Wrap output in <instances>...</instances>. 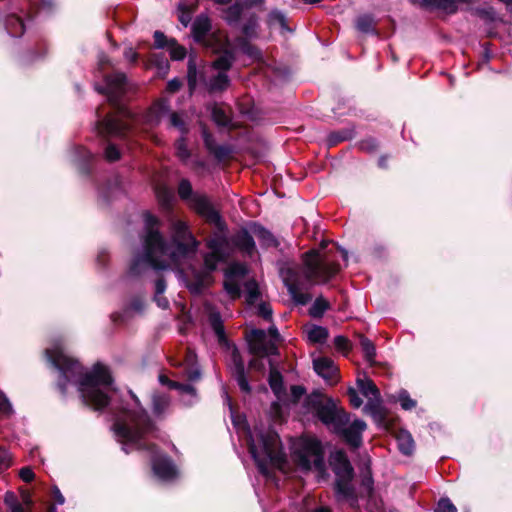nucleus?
Returning a JSON list of instances; mask_svg holds the SVG:
<instances>
[{
    "instance_id": "6e6d98bb",
    "label": "nucleus",
    "mask_w": 512,
    "mask_h": 512,
    "mask_svg": "<svg viewBox=\"0 0 512 512\" xmlns=\"http://www.w3.org/2000/svg\"><path fill=\"white\" fill-rule=\"evenodd\" d=\"M233 149L230 145H217L215 148L211 151V155L214 156V158L218 162L225 161L229 159L232 155Z\"/></svg>"
},
{
    "instance_id": "052dcab7",
    "label": "nucleus",
    "mask_w": 512,
    "mask_h": 512,
    "mask_svg": "<svg viewBox=\"0 0 512 512\" xmlns=\"http://www.w3.org/2000/svg\"><path fill=\"white\" fill-rule=\"evenodd\" d=\"M223 287L227 294L231 297V299L236 300L241 297V289L236 281L226 278V280L223 283Z\"/></svg>"
},
{
    "instance_id": "37998d69",
    "label": "nucleus",
    "mask_w": 512,
    "mask_h": 512,
    "mask_svg": "<svg viewBox=\"0 0 512 512\" xmlns=\"http://www.w3.org/2000/svg\"><path fill=\"white\" fill-rule=\"evenodd\" d=\"M329 337V331L326 327L313 325L308 331V339L314 344H323Z\"/></svg>"
},
{
    "instance_id": "cd10ccee",
    "label": "nucleus",
    "mask_w": 512,
    "mask_h": 512,
    "mask_svg": "<svg viewBox=\"0 0 512 512\" xmlns=\"http://www.w3.org/2000/svg\"><path fill=\"white\" fill-rule=\"evenodd\" d=\"M253 233L258 238L261 246L265 248L269 247H275L277 248L279 246V241L276 239V237L263 225L254 223L253 224Z\"/></svg>"
},
{
    "instance_id": "58836bf2",
    "label": "nucleus",
    "mask_w": 512,
    "mask_h": 512,
    "mask_svg": "<svg viewBox=\"0 0 512 512\" xmlns=\"http://www.w3.org/2000/svg\"><path fill=\"white\" fill-rule=\"evenodd\" d=\"M331 308L330 303L323 297L318 296L309 308V315L314 319H321L324 313Z\"/></svg>"
},
{
    "instance_id": "79ce46f5",
    "label": "nucleus",
    "mask_w": 512,
    "mask_h": 512,
    "mask_svg": "<svg viewBox=\"0 0 512 512\" xmlns=\"http://www.w3.org/2000/svg\"><path fill=\"white\" fill-rule=\"evenodd\" d=\"M357 385L365 397L372 396L374 399L380 398V391L371 379H357Z\"/></svg>"
},
{
    "instance_id": "0e129e2a",
    "label": "nucleus",
    "mask_w": 512,
    "mask_h": 512,
    "mask_svg": "<svg viewBox=\"0 0 512 512\" xmlns=\"http://www.w3.org/2000/svg\"><path fill=\"white\" fill-rule=\"evenodd\" d=\"M398 401L404 410H412L417 406V401L412 399L404 389L399 392Z\"/></svg>"
},
{
    "instance_id": "473e14b6",
    "label": "nucleus",
    "mask_w": 512,
    "mask_h": 512,
    "mask_svg": "<svg viewBox=\"0 0 512 512\" xmlns=\"http://www.w3.org/2000/svg\"><path fill=\"white\" fill-rule=\"evenodd\" d=\"M209 324L214 331L220 344L227 343V336L221 314L219 312H211L208 317Z\"/></svg>"
},
{
    "instance_id": "6e6552de",
    "label": "nucleus",
    "mask_w": 512,
    "mask_h": 512,
    "mask_svg": "<svg viewBox=\"0 0 512 512\" xmlns=\"http://www.w3.org/2000/svg\"><path fill=\"white\" fill-rule=\"evenodd\" d=\"M297 464L303 471H310L312 466L319 473L326 471L325 452L322 443L317 438H307L295 452Z\"/></svg>"
},
{
    "instance_id": "423d86ee",
    "label": "nucleus",
    "mask_w": 512,
    "mask_h": 512,
    "mask_svg": "<svg viewBox=\"0 0 512 512\" xmlns=\"http://www.w3.org/2000/svg\"><path fill=\"white\" fill-rule=\"evenodd\" d=\"M305 406L312 411L314 415L327 427H331L334 431L336 428L348 425L350 421L349 414L338 408L332 398H326L324 394L318 390L307 395Z\"/></svg>"
},
{
    "instance_id": "69168bd1",
    "label": "nucleus",
    "mask_w": 512,
    "mask_h": 512,
    "mask_svg": "<svg viewBox=\"0 0 512 512\" xmlns=\"http://www.w3.org/2000/svg\"><path fill=\"white\" fill-rule=\"evenodd\" d=\"M143 216L146 233L150 231H159L158 226L160 225V220L158 217L148 211H146Z\"/></svg>"
},
{
    "instance_id": "864d4df0",
    "label": "nucleus",
    "mask_w": 512,
    "mask_h": 512,
    "mask_svg": "<svg viewBox=\"0 0 512 512\" xmlns=\"http://www.w3.org/2000/svg\"><path fill=\"white\" fill-rule=\"evenodd\" d=\"M227 259V256H212V252L210 253H207L205 256H204V267H205V270L203 272H206L208 273V275H211L212 272L216 271L217 269V264L219 262H224L226 261Z\"/></svg>"
},
{
    "instance_id": "aec40b11",
    "label": "nucleus",
    "mask_w": 512,
    "mask_h": 512,
    "mask_svg": "<svg viewBox=\"0 0 512 512\" xmlns=\"http://www.w3.org/2000/svg\"><path fill=\"white\" fill-rule=\"evenodd\" d=\"M314 371L326 381H333L337 374L338 368L332 359L328 357H319L313 360Z\"/></svg>"
},
{
    "instance_id": "774afa93",
    "label": "nucleus",
    "mask_w": 512,
    "mask_h": 512,
    "mask_svg": "<svg viewBox=\"0 0 512 512\" xmlns=\"http://www.w3.org/2000/svg\"><path fill=\"white\" fill-rule=\"evenodd\" d=\"M434 512H457V508L449 498H441Z\"/></svg>"
},
{
    "instance_id": "13d9d810",
    "label": "nucleus",
    "mask_w": 512,
    "mask_h": 512,
    "mask_svg": "<svg viewBox=\"0 0 512 512\" xmlns=\"http://www.w3.org/2000/svg\"><path fill=\"white\" fill-rule=\"evenodd\" d=\"M169 120L170 126L178 129L182 135H187L189 133V128L186 122L178 112H171Z\"/></svg>"
},
{
    "instance_id": "c756f323",
    "label": "nucleus",
    "mask_w": 512,
    "mask_h": 512,
    "mask_svg": "<svg viewBox=\"0 0 512 512\" xmlns=\"http://www.w3.org/2000/svg\"><path fill=\"white\" fill-rule=\"evenodd\" d=\"M5 28L13 37H21L25 32L23 19L16 13H10L5 18Z\"/></svg>"
},
{
    "instance_id": "5fc2aeb1",
    "label": "nucleus",
    "mask_w": 512,
    "mask_h": 512,
    "mask_svg": "<svg viewBox=\"0 0 512 512\" xmlns=\"http://www.w3.org/2000/svg\"><path fill=\"white\" fill-rule=\"evenodd\" d=\"M200 128H201V136H202V139H203L204 147L206 148V150L210 154L211 151L215 148V146H217L215 137L210 132V130L208 129V127H207V125L205 123L201 122L200 123Z\"/></svg>"
},
{
    "instance_id": "680f3d73",
    "label": "nucleus",
    "mask_w": 512,
    "mask_h": 512,
    "mask_svg": "<svg viewBox=\"0 0 512 512\" xmlns=\"http://www.w3.org/2000/svg\"><path fill=\"white\" fill-rule=\"evenodd\" d=\"M248 450H249V453L251 455V457L254 459V461L256 462L259 470L261 473L265 474L267 472V463L266 461L264 460H261L259 458V455H258V450H257V447L256 445L254 444V441L251 440L249 443H248Z\"/></svg>"
},
{
    "instance_id": "5701e85b",
    "label": "nucleus",
    "mask_w": 512,
    "mask_h": 512,
    "mask_svg": "<svg viewBox=\"0 0 512 512\" xmlns=\"http://www.w3.org/2000/svg\"><path fill=\"white\" fill-rule=\"evenodd\" d=\"M419 6L425 10H440L449 15L456 14L458 11L457 0H421Z\"/></svg>"
},
{
    "instance_id": "ea45409f",
    "label": "nucleus",
    "mask_w": 512,
    "mask_h": 512,
    "mask_svg": "<svg viewBox=\"0 0 512 512\" xmlns=\"http://www.w3.org/2000/svg\"><path fill=\"white\" fill-rule=\"evenodd\" d=\"M197 74L196 57L190 55L187 63V85L191 94L197 87Z\"/></svg>"
},
{
    "instance_id": "603ef678",
    "label": "nucleus",
    "mask_w": 512,
    "mask_h": 512,
    "mask_svg": "<svg viewBox=\"0 0 512 512\" xmlns=\"http://www.w3.org/2000/svg\"><path fill=\"white\" fill-rule=\"evenodd\" d=\"M176 156L182 161L186 162L191 157V152L186 144V135H182L176 140L175 144Z\"/></svg>"
},
{
    "instance_id": "49530a36",
    "label": "nucleus",
    "mask_w": 512,
    "mask_h": 512,
    "mask_svg": "<svg viewBox=\"0 0 512 512\" xmlns=\"http://www.w3.org/2000/svg\"><path fill=\"white\" fill-rule=\"evenodd\" d=\"M360 485L363 489L366 490L367 496L372 497L374 492V480L372 471L369 466H366L365 469L361 472Z\"/></svg>"
},
{
    "instance_id": "393cba45",
    "label": "nucleus",
    "mask_w": 512,
    "mask_h": 512,
    "mask_svg": "<svg viewBox=\"0 0 512 512\" xmlns=\"http://www.w3.org/2000/svg\"><path fill=\"white\" fill-rule=\"evenodd\" d=\"M395 440L399 451L406 456L413 454L415 449L414 439L409 431L406 429H398L394 433Z\"/></svg>"
},
{
    "instance_id": "09e8293b",
    "label": "nucleus",
    "mask_w": 512,
    "mask_h": 512,
    "mask_svg": "<svg viewBox=\"0 0 512 512\" xmlns=\"http://www.w3.org/2000/svg\"><path fill=\"white\" fill-rule=\"evenodd\" d=\"M247 273L248 270L245 264L240 262H233L225 270L224 275L227 279H233L235 277H245Z\"/></svg>"
},
{
    "instance_id": "bb28decb",
    "label": "nucleus",
    "mask_w": 512,
    "mask_h": 512,
    "mask_svg": "<svg viewBox=\"0 0 512 512\" xmlns=\"http://www.w3.org/2000/svg\"><path fill=\"white\" fill-rule=\"evenodd\" d=\"M377 21L374 15L366 13L359 15L355 20V28L364 34L379 35Z\"/></svg>"
},
{
    "instance_id": "412c9836",
    "label": "nucleus",
    "mask_w": 512,
    "mask_h": 512,
    "mask_svg": "<svg viewBox=\"0 0 512 512\" xmlns=\"http://www.w3.org/2000/svg\"><path fill=\"white\" fill-rule=\"evenodd\" d=\"M269 376H268V384L277 398H280L283 394L286 393V388L284 386V378L281 372L276 367L274 360L269 359Z\"/></svg>"
},
{
    "instance_id": "de8ad7c7",
    "label": "nucleus",
    "mask_w": 512,
    "mask_h": 512,
    "mask_svg": "<svg viewBox=\"0 0 512 512\" xmlns=\"http://www.w3.org/2000/svg\"><path fill=\"white\" fill-rule=\"evenodd\" d=\"M246 288V302L248 305H254L255 302L259 299L261 293L259 290L258 283L255 280H248L245 283Z\"/></svg>"
},
{
    "instance_id": "e433bc0d",
    "label": "nucleus",
    "mask_w": 512,
    "mask_h": 512,
    "mask_svg": "<svg viewBox=\"0 0 512 512\" xmlns=\"http://www.w3.org/2000/svg\"><path fill=\"white\" fill-rule=\"evenodd\" d=\"M251 38L252 37H237L235 41L245 55L254 60H259L262 58V52L256 45L249 41Z\"/></svg>"
},
{
    "instance_id": "f3484780",
    "label": "nucleus",
    "mask_w": 512,
    "mask_h": 512,
    "mask_svg": "<svg viewBox=\"0 0 512 512\" xmlns=\"http://www.w3.org/2000/svg\"><path fill=\"white\" fill-rule=\"evenodd\" d=\"M213 276L201 270L193 269L191 278L186 281V287L190 293L200 295L203 291L212 285Z\"/></svg>"
},
{
    "instance_id": "3c124183",
    "label": "nucleus",
    "mask_w": 512,
    "mask_h": 512,
    "mask_svg": "<svg viewBox=\"0 0 512 512\" xmlns=\"http://www.w3.org/2000/svg\"><path fill=\"white\" fill-rule=\"evenodd\" d=\"M366 407L375 419L380 421H384L386 419V411L381 405L380 398L375 400L370 399Z\"/></svg>"
},
{
    "instance_id": "c85d7f7f",
    "label": "nucleus",
    "mask_w": 512,
    "mask_h": 512,
    "mask_svg": "<svg viewBox=\"0 0 512 512\" xmlns=\"http://www.w3.org/2000/svg\"><path fill=\"white\" fill-rule=\"evenodd\" d=\"M243 19L244 23L241 27L242 37H257L260 20L258 14L256 12H248L245 13Z\"/></svg>"
},
{
    "instance_id": "c9c22d12",
    "label": "nucleus",
    "mask_w": 512,
    "mask_h": 512,
    "mask_svg": "<svg viewBox=\"0 0 512 512\" xmlns=\"http://www.w3.org/2000/svg\"><path fill=\"white\" fill-rule=\"evenodd\" d=\"M177 193L182 201L187 202L188 206L193 202L196 195L201 194V192H195L193 190L192 184L187 178H183L179 181Z\"/></svg>"
},
{
    "instance_id": "f03ea898",
    "label": "nucleus",
    "mask_w": 512,
    "mask_h": 512,
    "mask_svg": "<svg viewBox=\"0 0 512 512\" xmlns=\"http://www.w3.org/2000/svg\"><path fill=\"white\" fill-rule=\"evenodd\" d=\"M112 430L123 442H131L137 451L151 454L152 470L163 481H172L178 476V469L167 454H161L157 444L146 442L148 437L157 438L159 428L144 408L126 410L124 418H117Z\"/></svg>"
},
{
    "instance_id": "72a5a7b5",
    "label": "nucleus",
    "mask_w": 512,
    "mask_h": 512,
    "mask_svg": "<svg viewBox=\"0 0 512 512\" xmlns=\"http://www.w3.org/2000/svg\"><path fill=\"white\" fill-rule=\"evenodd\" d=\"M156 196L160 208L166 213H172L174 209V195L171 190L167 187L158 188Z\"/></svg>"
},
{
    "instance_id": "4d7b16f0",
    "label": "nucleus",
    "mask_w": 512,
    "mask_h": 512,
    "mask_svg": "<svg viewBox=\"0 0 512 512\" xmlns=\"http://www.w3.org/2000/svg\"><path fill=\"white\" fill-rule=\"evenodd\" d=\"M4 503L9 508L10 512H26L25 508L18 501L17 496L13 492H7L4 497Z\"/></svg>"
},
{
    "instance_id": "4c0bfd02",
    "label": "nucleus",
    "mask_w": 512,
    "mask_h": 512,
    "mask_svg": "<svg viewBox=\"0 0 512 512\" xmlns=\"http://www.w3.org/2000/svg\"><path fill=\"white\" fill-rule=\"evenodd\" d=\"M211 120L218 127H228L231 123V117L226 111L217 103H214L210 108Z\"/></svg>"
},
{
    "instance_id": "338daca9",
    "label": "nucleus",
    "mask_w": 512,
    "mask_h": 512,
    "mask_svg": "<svg viewBox=\"0 0 512 512\" xmlns=\"http://www.w3.org/2000/svg\"><path fill=\"white\" fill-rule=\"evenodd\" d=\"M334 345L337 350L345 354L349 353L352 349L350 340L343 335H338L334 338Z\"/></svg>"
},
{
    "instance_id": "a19ab883",
    "label": "nucleus",
    "mask_w": 512,
    "mask_h": 512,
    "mask_svg": "<svg viewBox=\"0 0 512 512\" xmlns=\"http://www.w3.org/2000/svg\"><path fill=\"white\" fill-rule=\"evenodd\" d=\"M286 286L291 298L296 304L306 305L311 301L312 296L308 293H302L296 283H286Z\"/></svg>"
},
{
    "instance_id": "9b49d317",
    "label": "nucleus",
    "mask_w": 512,
    "mask_h": 512,
    "mask_svg": "<svg viewBox=\"0 0 512 512\" xmlns=\"http://www.w3.org/2000/svg\"><path fill=\"white\" fill-rule=\"evenodd\" d=\"M365 421L356 419L348 427L341 426L336 428L333 432L340 436L344 442L353 450L359 449L363 444L362 433L366 429Z\"/></svg>"
},
{
    "instance_id": "f704fd0d",
    "label": "nucleus",
    "mask_w": 512,
    "mask_h": 512,
    "mask_svg": "<svg viewBox=\"0 0 512 512\" xmlns=\"http://www.w3.org/2000/svg\"><path fill=\"white\" fill-rule=\"evenodd\" d=\"M356 336L359 340V345L362 349L365 360L371 366L374 365L376 357V347L374 343L362 333H358Z\"/></svg>"
},
{
    "instance_id": "a878e982",
    "label": "nucleus",
    "mask_w": 512,
    "mask_h": 512,
    "mask_svg": "<svg viewBox=\"0 0 512 512\" xmlns=\"http://www.w3.org/2000/svg\"><path fill=\"white\" fill-rule=\"evenodd\" d=\"M228 238L224 233H214L206 240V247L211 250L212 256H227L224 248L228 246Z\"/></svg>"
},
{
    "instance_id": "0eeeda50",
    "label": "nucleus",
    "mask_w": 512,
    "mask_h": 512,
    "mask_svg": "<svg viewBox=\"0 0 512 512\" xmlns=\"http://www.w3.org/2000/svg\"><path fill=\"white\" fill-rule=\"evenodd\" d=\"M200 242L193 235L189 225L182 220L171 223V245L169 257L173 262L193 256Z\"/></svg>"
},
{
    "instance_id": "39448f33",
    "label": "nucleus",
    "mask_w": 512,
    "mask_h": 512,
    "mask_svg": "<svg viewBox=\"0 0 512 512\" xmlns=\"http://www.w3.org/2000/svg\"><path fill=\"white\" fill-rule=\"evenodd\" d=\"M329 464L336 476L334 491L338 497L351 501V506L358 502L356 489L352 484L355 476L354 468L343 449L332 452L329 456Z\"/></svg>"
},
{
    "instance_id": "20e7f679",
    "label": "nucleus",
    "mask_w": 512,
    "mask_h": 512,
    "mask_svg": "<svg viewBox=\"0 0 512 512\" xmlns=\"http://www.w3.org/2000/svg\"><path fill=\"white\" fill-rule=\"evenodd\" d=\"M329 241L323 240L318 249H311L302 255L305 279L312 285L326 284L341 270L334 254L339 249L335 244L328 249Z\"/></svg>"
},
{
    "instance_id": "dca6fc26",
    "label": "nucleus",
    "mask_w": 512,
    "mask_h": 512,
    "mask_svg": "<svg viewBox=\"0 0 512 512\" xmlns=\"http://www.w3.org/2000/svg\"><path fill=\"white\" fill-rule=\"evenodd\" d=\"M230 240L234 247L248 256H252L256 251L254 238L245 228L236 231Z\"/></svg>"
},
{
    "instance_id": "9d476101",
    "label": "nucleus",
    "mask_w": 512,
    "mask_h": 512,
    "mask_svg": "<svg viewBox=\"0 0 512 512\" xmlns=\"http://www.w3.org/2000/svg\"><path fill=\"white\" fill-rule=\"evenodd\" d=\"M249 353L260 358L279 356L280 350L275 341H267L266 331L254 328L246 336Z\"/></svg>"
},
{
    "instance_id": "f257e3e1",
    "label": "nucleus",
    "mask_w": 512,
    "mask_h": 512,
    "mask_svg": "<svg viewBox=\"0 0 512 512\" xmlns=\"http://www.w3.org/2000/svg\"><path fill=\"white\" fill-rule=\"evenodd\" d=\"M47 361L59 372L56 388L65 397L69 383L79 384V391L84 405L96 411H102L110 403L107 393L99 386H110L113 377L109 368L100 362L94 364L90 372L84 373L83 365L66 355L59 347L45 349Z\"/></svg>"
},
{
    "instance_id": "7c9ffc66",
    "label": "nucleus",
    "mask_w": 512,
    "mask_h": 512,
    "mask_svg": "<svg viewBox=\"0 0 512 512\" xmlns=\"http://www.w3.org/2000/svg\"><path fill=\"white\" fill-rule=\"evenodd\" d=\"M230 84L231 80L228 74L224 72H218L216 75L210 78L207 90L210 94L216 92H224L229 88Z\"/></svg>"
},
{
    "instance_id": "2eb2a0df",
    "label": "nucleus",
    "mask_w": 512,
    "mask_h": 512,
    "mask_svg": "<svg viewBox=\"0 0 512 512\" xmlns=\"http://www.w3.org/2000/svg\"><path fill=\"white\" fill-rule=\"evenodd\" d=\"M257 438L261 443L263 451L270 462L279 463L284 460L283 455L278 450L280 438L275 431H261L257 434Z\"/></svg>"
},
{
    "instance_id": "4be33fe9",
    "label": "nucleus",
    "mask_w": 512,
    "mask_h": 512,
    "mask_svg": "<svg viewBox=\"0 0 512 512\" xmlns=\"http://www.w3.org/2000/svg\"><path fill=\"white\" fill-rule=\"evenodd\" d=\"M212 29L210 18L206 14L198 15L192 24V35L197 43L204 42L206 36Z\"/></svg>"
},
{
    "instance_id": "c03bdc74",
    "label": "nucleus",
    "mask_w": 512,
    "mask_h": 512,
    "mask_svg": "<svg viewBox=\"0 0 512 512\" xmlns=\"http://www.w3.org/2000/svg\"><path fill=\"white\" fill-rule=\"evenodd\" d=\"M170 405L169 397L166 395L155 396L152 401V411L157 418H161Z\"/></svg>"
},
{
    "instance_id": "2f4dec72",
    "label": "nucleus",
    "mask_w": 512,
    "mask_h": 512,
    "mask_svg": "<svg viewBox=\"0 0 512 512\" xmlns=\"http://www.w3.org/2000/svg\"><path fill=\"white\" fill-rule=\"evenodd\" d=\"M355 136L354 127L342 128L329 133L327 137V144L329 147H334L344 141L351 140Z\"/></svg>"
},
{
    "instance_id": "ddd939ff",
    "label": "nucleus",
    "mask_w": 512,
    "mask_h": 512,
    "mask_svg": "<svg viewBox=\"0 0 512 512\" xmlns=\"http://www.w3.org/2000/svg\"><path fill=\"white\" fill-rule=\"evenodd\" d=\"M149 267L154 270L161 271L166 270L169 267V264L158 257H146V254L143 253L141 255L135 256L130 265L128 274L132 277L141 276Z\"/></svg>"
},
{
    "instance_id": "7ed1b4c3",
    "label": "nucleus",
    "mask_w": 512,
    "mask_h": 512,
    "mask_svg": "<svg viewBox=\"0 0 512 512\" xmlns=\"http://www.w3.org/2000/svg\"><path fill=\"white\" fill-rule=\"evenodd\" d=\"M104 80L111 90L109 104L114 112L108 113L103 119L96 121L97 133L106 141L110 138L124 139L131 130V126L122 119L130 117L129 110L121 102L126 92V74L123 72L106 74Z\"/></svg>"
},
{
    "instance_id": "f8f14e48",
    "label": "nucleus",
    "mask_w": 512,
    "mask_h": 512,
    "mask_svg": "<svg viewBox=\"0 0 512 512\" xmlns=\"http://www.w3.org/2000/svg\"><path fill=\"white\" fill-rule=\"evenodd\" d=\"M231 376L237 382L239 389L242 393L250 395L252 387L249 384L247 372L245 369L244 360L239 349L234 346L231 351Z\"/></svg>"
},
{
    "instance_id": "a18cd8bd",
    "label": "nucleus",
    "mask_w": 512,
    "mask_h": 512,
    "mask_svg": "<svg viewBox=\"0 0 512 512\" xmlns=\"http://www.w3.org/2000/svg\"><path fill=\"white\" fill-rule=\"evenodd\" d=\"M267 24L268 26L278 24L283 30L290 31L285 14L278 9H273L268 13Z\"/></svg>"
},
{
    "instance_id": "e2e57ef3",
    "label": "nucleus",
    "mask_w": 512,
    "mask_h": 512,
    "mask_svg": "<svg viewBox=\"0 0 512 512\" xmlns=\"http://www.w3.org/2000/svg\"><path fill=\"white\" fill-rule=\"evenodd\" d=\"M358 147L361 151H364L367 153H374L378 150L379 143L376 138L368 137V138L361 140L358 143Z\"/></svg>"
},
{
    "instance_id": "a211bd4d",
    "label": "nucleus",
    "mask_w": 512,
    "mask_h": 512,
    "mask_svg": "<svg viewBox=\"0 0 512 512\" xmlns=\"http://www.w3.org/2000/svg\"><path fill=\"white\" fill-rule=\"evenodd\" d=\"M145 309V301L143 297L136 295L133 296L128 305H126L121 312H114L111 314V320L115 324H123L132 317L131 311L142 313Z\"/></svg>"
},
{
    "instance_id": "b1692460",
    "label": "nucleus",
    "mask_w": 512,
    "mask_h": 512,
    "mask_svg": "<svg viewBox=\"0 0 512 512\" xmlns=\"http://www.w3.org/2000/svg\"><path fill=\"white\" fill-rule=\"evenodd\" d=\"M219 52L220 55L211 63V67L218 72H224L227 74L236 61L235 51L231 48L225 47Z\"/></svg>"
},
{
    "instance_id": "1a4fd4ad",
    "label": "nucleus",
    "mask_w": 512,
    "mask_h": 512,
    "mask_svg": "<svg viewBox=\"0 0 512 512\" xmlns=\"http://www.w3.org/2000/svg\"><path fill=\"white\" fill-rule=\"evenodd\" d=\"M197 216L202 218L208 225H213L218 232L226 233L227 223L221 212L215 207L212 199L206 193L196 195L193 202L188 206Z\"/></svg>"
},
{
    "instance_id": "bf43d9fd",
    "label": "nucleus",
    "mask_w": 512,
    "mask_h": 512,
    "mask_svg": "<svg viewBox=\"0 0 512 512\" xmlns=\"http://www.w3.org/2000/svg\"><path fill=\"white\" fill-rule=\"evenodd\" d=\"M122 157L120 149L113 143L108 142L104 150V158L106 161L113 163L119 161Z\"/></svg>"
},
{
    "instance_id": "6ab92c4d",
    "label": "nucleus",
    "mask_w": 512,
    "mask_h": 512,
    "mask_svg": "<svg viewBox=\"0 0 512 512\" xmlns=\"http://www.w3.org/2000/svg\"><path fill=\"white\" fill-rule=\"evenodd\" d=\"M245 10L246 9L241 4V0H235L234 3H230L229 6L222 9L221 17L228 26L234 28L239 26L245 15Z\"/></svg>"
},
{
    "instance_id": "8fccbe9b",
    "label": "nucleus",
    "mask_w": 512,
    "mask_h": 512,
    "mask_svg": "<svg viewBox=\"0 0 512 512\" xmlns=\"http://www.w3.org/2000/svg\"><path fill=\"white\" fill-rule=\"evenodd\" d=\"M169 54L173 61L183 60L187 55V50L184 46L179 45L175 38H170Z\"/></svg>"
},
{
    "instance_id": "4468645a",
    "label": "nucleus",
    "mask_w": 512,
    "mask_h": 512,
    "mask_svg": "<svg viewBox=\"0 0 512 512\" xmlns=\"http://www.w3.org/2000/svg\"><path fill=\"white\" fill-rule=\"evenodd\" d=\"M144 253L146 257L169 256L170 245L160 231H150L144 238Z\"/></svg>"
}]
</instances>
